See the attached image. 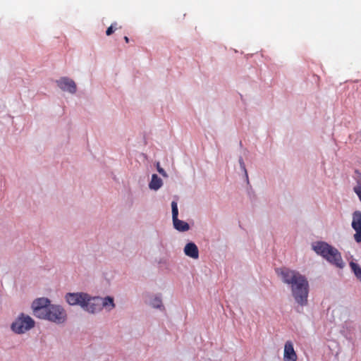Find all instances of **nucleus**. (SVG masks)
Listing matches in <instances>:
<instances>
[{"mask_svg": "<svg viewBox=\"0 0 361 361\" xmlns=\"http://www.w3.org/2000/svg\"><path fill=\"white\" fill-rule=\"evenodd\" d=\"M312 249L325 259L329 263L339 269L345 267L341 254L336 247L324 241H317L312 244Z\"/></svg>", "mask_w": 361, "mask_h": 361, "instance_id": "1", "label": "nucleus"}, {"mask_svg": "<svg viewBox=\"0 0 361 361\" xmlns=\"http://www.w3.org/2000/svg\"><path fill=\"white\" fill-rule=\"evenodd\" d=\"M66 302L71 306H80L82 310L90 314L94 311L92 296L85 292L68 293L65 295Z\"/></svg>", "mask_w": 361, "mask_h": 361, "instance_id": "2", "label": "nucleus"}, {"mask_svg": "<svg viewBox=\"0 0 361 361\" xmlns=\"http://www.w3.org/2000/svg\"><path fill=\"white\" fill-rule=\"evenodd\" d=\"M291 294L295 302L303 307L307 305V298L309 294V283L306 277L298 280V283L291 288Z\"/></svg>", "mask_w": 361, "mask_h": 361, "instance_id": "3", "label": "nucleus"}, {"mask_svg": "<svg viewBox=\"0 0 361 361\" xmlns=\"http://www.w3.org/2000/svg\"><path fill=\"white\" fill-rule=\"evenodd\" d=\"M45 319L56 324H63L66 322L68 314L64 307L60 305L51 304L47 312L42 316Z\"/></svg>", "mask_w": 361, "mask_h": 361, "instance_id": "4", "label": "nucleus"}, {"mask_svg": "<svg viewBox=\"0 0 361 361\" xmlns=\"http://www.w3.org/2000/svg\"><path fill=\"white\" fill-rule=\"evenodd\" d=\"M34 319L24 313L20 314L12 322L11 329L17 334H23L35 326Z\"/></svg>", "mask_w": 361, "mask_h": 361, "instance_id": "5", "label": "nucleus"}, {"mask_svg": "<svg viewBox=\"0 0 361 361\" xmlns=\"http://www.w3.org/2000/svg\"><path fill=\"white\" fill-rule=\"evenodd\" d=\"M276 272L283 283L286 284L290 289L298 283V280H301L305 277L300 272L286 267L278 268L276 269Z\"/></svg>", "mask_w": 361, "mask_h": 361, "instance_id": "6", "label": "nucleus"}, {"mask_svg": "<svg viewBox=\"0 0 361 361\" xmlns=\"http://www.w3.org/2000/svg\"><path fill=\"white\" fill-rule=\"evenodd\" d=\"M92 302L95 305L94 306V311H91V314H95L100 312L102 309H105L106 311L110 312L114 310L116 307V304L114 302V299L111 296H106V297H99V296H92Z\"/></svg>", "mask_w": 361, "mask_h": 361, "instance_id": "7", "label": "nucleus"}, {"mask_svg": "<svg viewBox=\"0 0 361 361\" xmlns=\"http://www.w3.org/2000/svg\"><path fill=\"white\" fill-rule=\"evenodd\" d=\"M51 303L49 299L47 298H39L35 299L31 305V308L33 312V314L41 319L42 316L44 315V312L47 311Z\"/></svg>", "mask_w": 361, "mask_h": 361, "instance_id": "8", "label": "nucleus"}, {"mask_svg": "<svg viewBox=\"0 0 361 361\" xmlns=\"http://www.w3.org/2000/svg\"><path fill=\"white\" fill-rule=\"evenodd\" d=\"M352 228L355 231L354 239L357 243L361 242V212L355 211L353 214Z\"/></svg>", "mask_w": 361, "mask_h": 361, "instance_id": "9", "label": "nucleus"}, {"mask_svg": "<svg viewBox=\"0 0 361 361\" xmlns=\"http://www.w3.org/2000/svg\"><path fill=\"white\" fill-rule=\"evenodd\" d=\"M56 82L58 86L63 91H67L72 94L76 92L77 88L75 82L68 78H61Z\"/></svg>", "mask_w": 361, "mask_h": 361, "instance_id": "10", "label": "nucleus"}, {"mask_svg": "<svg viewBox=\"0 0 361 361\" xmlns=\"http://www.w3.org/2000/svg\"><path fill=\"white\" fill-rule=\"evenodd\" d=\"M298 356L294 350L292 341H287L284 345L283 360L297 361Z\"/></svg>", "mask_w": 361, "mask_h": 361, "instance_id": "11", "label": "nucleus"}, {"mask_svg": "<svg viewBox=\"0 0 361 361\" xmlns=\"http://www.w3.org/2000/svg\"><path fill=\"white\" fill-rule=\"evenodd\" d=\"M184 253L186 256L192 259L199 257V250L197 246L192 242L187 243L184 247Z\"/></svg>", "mask_w": 361, "mask_h": 361, "instance_id": "12", "label": "nucleus"}, {"mask_svg": "<svg viewBox=\"0 0 361 361\" xmlns=\"http://www.w3.org/2000/svg\"><path fill=\"white\" fill-rule=\"evenodd\" d=\"M163 185V181L157 174H152L151 181L149 183V188L152 190H158Z\"/></svg>", "mask_w": 361, "mask_h": 361, "instance_id": "13", "label": "nucleus"}, {"mask_svg": "<svg viewBox=\"0 0 361 361\" xmlns=\"http://www.w3.org/2000/svg\"><path fill=\"white\" fill-rule=\"evenodd\" d=\"M353 177L356 181V185L353 188V191L358 196L359 200L361 202V173L356 170Z\"/></svg>", "mask_w": 361, "mask_h": 361, "instance_id": "14", "label": "nucleus"}, {"mask_svg": "<svg viewBox=\"0 0 361 361\" xmlns=\"http://www.w3.org/2000/svg\"><path fill=\"white\" fill-rule=\"evenodd\" d=\"M173 224L174 228L180 232H185L190 229V226L187 222L178 219L173 221Z\"/></svg>", "mask_w": 361, "mask_h": 361, "instance_id": "15", "label": "nucleus"}, {"mask_svg": "<svg viewBox=\"0 0 361 361\" xmlns=\"http://www.w3.org/2000/svg\"><path fill=\"white\" fill-rule=\"evenodd\" d=\"M149 305L152 307L156 308V309H159V310L164 309L161 297L160 295L153 296L149 301Z\"/></svg>", "mask_w": 361, "mask_h": 361, "instance_id": "16", "label": "nucleus"}, {"mask_svg": "<svg viewBox=\"0 0 361 361\" xmlns=\"http://www.w3.org/2000/svg\"><path fill=\"white\" fill-rule=\"evenodd\" d=\"M350 267L356 277L361 281V267L354 262H350Z\"/></svg>", "mask_w": 361, "mask_h": 361, "instance_id": "17", "label": "nucleus"}, {"mask_svg": "<svg viewBox=\"0 0 361 361\" xmlns=\"http://www.w3.org/2000/svg\"><path fill=\"white\" fill-rule=\"evenodd\" d=\"M171 209H172V221H174L178 218V204L176 201H173L171 202Z\"/></svg>", "mask_w": 361, "mask_h": 361, "instance_id": "18", "label": "nucleus"}, {"mask_svg": "<svg viewBox=\"0 0 361 361\" xmlns=\"http://www.w3.org/2000/svg\"><path fill=\"white\" fill-rule=\"evenodd\" d=\"M239 164L240 169L243 171L245 179L247 182V183H249V178L247 174V171L246 169L245 164L244 163L243 159L239 160Z\"/></svg>", "mask_w": 361, "mask_h": 361, "instance_id": "19", "label": "nucleus"}, {"mask_svg": "<svg viewBox=\"0 0 361 361\" xmlns=\"http://www.w3.org/2000/svg\"><path fill=\"white\" fill-rule=\"evenodd\" d=\"M116 23L112 24L110 27H109L106 31V35H111L114 31L115 30L117 29V27H116Z\"/></svg>", "mask_w": 361, "mask_h": 361, "instance_id": "20", "label": "nucleus"}, {"mask_svg": "<svg viewBox=\"0 0 361 361\" xmlns=\"http://www.w3.org/2000/svg\"><path fill=\"white\" fill-rule=\"evenodd\" d=\"M156 166H157L158 172L164 177H167V174H166V171H164V169L163 168L161 167L159 162H157Z\"/></svg>", "mask_w": 361, "mask_h": 361, "instance_id": "21", "label": "nucleus"}, {"mask_svg": "<svg viewBox=\"0 0 361 361\" xmlns=\"http://www.w3.org/2000/svg\"><path fill=\"white\" fill-rule=\"evenodd\" d=\"M159 264H166V259H161L159 262Z\"/></svg>", "mask_w": 361, "mask_h": 361, "instance_id": "22", "label": "nucleus"}, {"mask_svg": "<svg viewBox=\"0 0 361 361\" xmlns=\"http://www.w3.org/2000/svg\"><path fill=\"white\" fill-rule=\"evenodd\" d=\"M124 40L126 41V43L129 42V39L127 36L124 37Z\"/></svg>", "mask_w": 361, "mask_h": 361, "instance_id": "23", "label": "nucleus"}]
</instances>
